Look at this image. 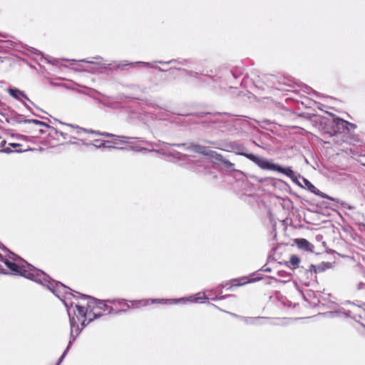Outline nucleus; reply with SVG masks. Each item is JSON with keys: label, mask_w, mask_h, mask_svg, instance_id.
I'll list each match as a JSON object with an SVG mask.
<instances>
[{"label": "nucleus", "mask_w": 365, "mask_h": 365, "mask_svg": "<svg viewBox=\"0 0 365 365\" xmlns=\"http://www.w3.org/2000/svg\"><path fill=\"white\" fill-rule=\"evenodd\" d=\"M76 293L77 294V297H81L82 298L88 299V307L92 308L93 311L94 309H99L103 311H108V314H111L113 311V309L112 307H108L106 304V302H108L107 300H98L93 297L82 294L79 292Z\"/></svg>", "instance_id": "nucleus-3"}, {"label": "nucleus", "mask_w": 365, "mask_h": 365, "mask_svg": "<svg viewBox=\"0 0 365 365\" xmlns=\"http://www.w3.org/2000/svg\"><path fill=\"white\" fill-rule=\"evenodd\" d=\"M209 299V296L205 293H199L196 295L191 296L190 297H182L180 299H155L150 301L151 304L159 303V304H178L180 302H200L203 299Z\"/></svg>", "instance_id": "nucleus-2"}, {"label": "nucleus", "mask_w": 365, "mask_h": 365, "mask_svg": "<svg viewBox=\"0 0 365 365\" xmlns=\"http://www.w3.org/2000/svg\"><path fill=\"white\" fill-rule=\"evenodd\" d=\"M124 301V299H108L107 302H109V303H111V304H114L115 302H123Z\"/></svg>", "instance_id": "nucleus-24"}, {"label": "nucleus", "mask_w": 365, "mask_h": 365, "mask_svg": "<svg viewBox=\"0 0 365 365\" xmlns=\"http://www.w3.org/2000/svg\"><path fill=\"white\" fill-rule=\"evenodd\" d=\"M96 135H97L107 137V138H110V137L115 136V135H113L112 133H106V132L101 133L100 131H98V133H96Z\"/></svg>", "instance_id": "nucleus-20"}, {"label": "nucleus", "mask_w": 365, "mask_h": 365, "mask_svg": "<svg viewBox=\"0 0 365 365\" xmlns=\"http://www.w3.org/2000/svg\"><path fill=\"white\" fill-rule=\"evenodd\" d=\"M8 93L11 96H12L14 98L21 101V98H24L26 99L27 101H29V98L27 97V96L24 93V92L20 91L19 89L16 88H11L8 89Z\"/></svg>", "instance_id": "nucleus-12"}, {"label": "nucleus", "mask_w": 365, "mask_h": 365, "mask_svg": "<svg viewBox=\"0 0 365 365\" xmlns=\"http://www.w3.org/2000/svg\"><path fill=\"white\" fill-rule=\"evenodd\" d=\"M243 280L242 279H235L233 280V282H237V284H234L232 285H230V287L228 288V289H231L233 287H239V286H242V285H244L245 284H247L248 282H241V281Z\"/></svg>", "instance_id": "nucleus-17"}, {"label": "nucleus", "mask_w": 365, "mask_h": 365, "mask_svg": "<svg viewBox=\"0 0 365 365\" xmlns=\"http://www.w3.org/2000/svg\"><path fill=\"white\" fill-rule=\"evenodd\" d=\"M300 261V258L297 255H292L289 259V263L293 266L294 269L299 266Z\"/></svg>", "instance_id": "nucleus-16"}, {"label": "nucleus", "mask_w": 365, "mask_h": 365, "mask_svg": "<svg viewBox=\"0 0 365 365\" xmlns=\"http://www.w3.org/2000/svg\"><path fill=\"white\" fill-rule=\"evenodd\" d=\"M238 155L247 158L255 163L262 170L277 171L278 173H282L289 177L296 185L300 187H303V185L298 180V178H302V177H301L300 175L297 176L290 167L283 168L280 165L273 163L271 160H268L252 153L239 152Z\"/></svg>", "instance_id": "nucleus-1"}, {"label": "nucleus", "mask_w": 365, "mask_h": 365, "mask_svg": "<svg viewBox=\"0 0 365 365\" xmlns=\"http://www.w3.org/2000/svg\"><path fill=\"white\" fill-rule=\"evenodd\" d=\"M95 143H100V145L93 144L94 146L97 148H101L105 146L106 141L98 139L95 140Z\"/></svg>", "instance_id": "nucleus-22"}, {"label": "nucleus", "mask_w": 365, "mask_h": 365, "mask_svg": "<svg viewBox=\"0 0 365 365\" xmlns=\"http://www.w3.org/2000/svg\"><path fill=\"white\" fill-rule=\"evenodd\" d=\"M172 145L178 147V148H180V147L186 146L187 144H185V143H174V144H172Z\"/></svg>", "instance_id": "nucleus-27"}, {"label": "nucleus", "mask_w": 365, "mask_h": 365, "mask_svg": "<svg viewBox=\"0 0 365 365\" xmlns=\"http://www.w3.org/2000/svg\"><path fill=\"white\" fill-rule=\"evenodd\" d=\"M295 245L298 247V248L309 251L313 252L314 245H312L308 240L304 238H297L294 240Z\"/></svg>", "instance_id": "nucleus-10"}, {"label": "nucleus", "mask_w": 365, "mask_h": 365, "mask_svg": "<svg viewBox=\"0 0 365 365\" xmlns=\"http://www.w3.org/2000/svg\"><path fill=\"white\" fill-rule=\"evenodd\" d=\"M302 181L304 184L302 187L307 189L309 192L315 194L316 195H318L322 198L328 199L331 201H336V199L329 196L328 195L322 192L319 189H317L311 182H309L307 178L302 177Z\"/></svg>", "instance_id": "nucleus-6"}, {"label": "nucleus", "mask_w": 365, "mask_h": 365, "mask_svg": "<svg viewBox=\"0 0 365 365\" xmlns=\"http://www.w3.org/2000/svg\"><path fill=\"white\" fill-rule=\"evenodd\" d=\"M207 156L210 157L211 159L222 163L223 165L227 168H231L234 166V164L232 163H231L228 160L225 159L221 154L210 149Z\"/></svg>", "instance_id": "nucleus-9"}, {"label": "nucleus", "mask_w": 365, "mask_h": 365, "mask_svg": "<svg viewBox=\"0 0 365 365\" xmlns=\"http://www.w3.org/2000/svg\"><path fill=\"white\" fill-rule=\"evenodd\" d=\"M333 126L335 128V131L339 133H349L354 130L356 125L353 123H349L348 121L336 117L333 118Z\"/></svg>", "instance_id": "nucleus-4"}, {"label": "nucleus", "mask_w": 365, "mask_h": 365, "mask_svg": "<svg viewBox=\"0 0 365 365\" xmlns=\"http://www.w3.org/2000/svg\"><path fill=\"white\" fill-rule=\"evenodd\" d=\"M65 305L67 307V312L69 316L71 325L70 339H73V337L76 339L77 336L81 333V329H79L78 322L75 320V318L71 316V308L68 307L66 302H65Z\"/></svg>", "instance_id": "nucleus-8"}, {"label": "nucleus", "mask_w": 365, "mask_h": 365, "mask_svg": "<svg viewBox=\"0 0 365 365\" xmlns=\"http://www.w3.org/2000/svg\"><path fill=\"white\" fill-rule=\"evenodd\" d=\"M93 58L96 60H102V58L101 56H96Z\"/></svg>", "instance_id": "nucleus-31"}, {"label": "nucleus", "mask_w": 365, "mask_h": 365, "mask_svg": "<svg viewBox=\"0 0 365 365\" xmlns=\"http://www.w3.org/2000/svg\"><path fill=\"white\" fill-rule=\"evenodd\" d=\"M226 297H227V295H225V296H222V297H221L220 298V299H225Z\"/></svg>", "instance_id": "nucleus-36"}, {"label": "nucleus", "mask_w": 365, "mask_h": 365, "mask_svg": "<svg viewBox=\"0 0 365 365\" xmlns=\"http://www.w3.org/2000/svg\"><path fill=\"white\" fill-rule=\"evenodd\" d=\"M318 269H319V267L317 268L315 265L311 264V266H310V270L311 271L313 270L314 272H317Z\"/></svg>", "instance_id": "nucleus-26"}, {"label": "nucleus", "mask_w": 365, "mask_h": 365, "mask_svg": "<svg viewBox=\"0 0 365 365\" xmlns=\"http://www.w3.org/2000/svg\"><path fill=\"white\" fill-rule=\"evenodd\" d=\"M56 133L61 136H62L64 139L67 138L68 137V134L67 133H65L63 132H61V131H56Z\"/></svg>", "instance_id": "nucleus-23"}, {"label": "nucleus", "mask_w": 365, "mask_h": 365, "mask_svg": "<svg viewBox=\"0 0 365 365\" xmlns=\"http://www.w3.org/2000/svg\"><path fill=\"white\" fill-rule=\"evenodd\" d=\"M74 341H75V337H73V339L69 340L68 344L66 350L63 351V354L61 355V356L59 358L57 365L60 364L63 361V359L65 358L66 355L67 354L68 351L69 350L70 347L71 346V345Z\"/></svg>", "instance_id": "nucleus-15"}, {"label": "nucleus", "mask_w": 365, "mask_h": 365, "mask_svg": "<svg viewBox=\"0 0 365 365\" xmlns=\"http://www.w3.org/2000/svg\"><path fill=\"white\" fill-rule=\"evenodd\" d=\"M186 150L193 151L195 153H200L207 156L210 150V148L201 145L190 144L186 147Z\"/></svg>", "instance_id": "nucleus-11"}, {"label": "nucleus", "mask_w": 365, "mask_h": 365, "mask_svg": "<svg viewBox=\"0 0 365 365\" xmlns=\"http://www.w3.org/2000/svg\"><path fill=\"white\" fill-rule=\"evenodd\" d=\"M2 151H4L5 153H9L11 150L9 148H5Z\"/></svg>", "instance_id": "nucleus-30"}, {"label": "nucleus", "mask_w": 365, "mask_h": 365, "mask_svg": "<svg viewBox=\"0 0 365 365\" xmlns=\"http://www.w3.org/2000/svg\"><path fill=\"white\" fill-rule=\"evenodd\" d=\"M331 317H334L335 316H336L338 314V312H331L329 313H328Z\"/></svg>", "instance_id": "nucleus-28"}, {"label": "nucleus", "mask_w": 365, "mask_h": 365, "mask_svg": "<svg viewBox=\"0 0 365 365\" xmlns=\"http://www.w3.org/2000/svg\"><path fill=\"white\" fill-rule=\"evenodd\" d=\"M81 61L82 62H86V63H93L94 62L92 61H88V60H86V59H83V60H81Z\"/></svg>", "instance_id": "nucleus-29"}, {"label": "nucleus", "mask_w": 365, "mask_h": 365, "mask_svg": "<svg viewBox=\"0 0 365 365\" xmlns=\"http://www.w3.org/2000/svg\"><path fill=\"white\" fill-rule=\"evenodd\" d=\"M174 62H175V60H171L169 61H158V63H159L160 64H170V63H172Z\"/></svg>", "instance_id": "nucleus-25"}, {"label": "nucleus", "mask_w": 365, "mask_h": 365, "mask_svg": "<svg viewBox=\"0 0 365 365\" xmlns=\"http://www.w3.org/2000/svg\"><path fill=\"white\" fill-rule=\"evenodd\" d=\"M133 64H141L146 67H152V68H155L160 71H163V70L161 68L158 67V66H151V64L148 62L138 61V62L134 63Z\"/></svg>", "instance_id": "nucleus-18"}, {"label": "nucleus", "mask_w": 365, "mask_h": 365, "mask_svg": "<svg viewBox=\"0 0 365 365\" xmlns=\"http://www.w3.org/2000/svg\"><path fill=\"white\" fill-rule=\"evenodd\" d=\"M118 138H123V139H128L129 138L128 137H125V136H117Z\"/></svg>", "instance_id": "nucleus-33"}, {"label": "nucleus", "mask_w": 365, "mask_h": 365, "mask_svg": "<svg viewBox=\"0 0 365 365\" xmlns=\"http://www.w3.org/2000/svg\"><path fill=\"white\" fill-rule=\"evenodd\" d=\"M25 123H34L35 125H46V123L36 119L26 120Z\"/></svg>", "instance_id": "nucleus-19"}, {"label": "nucleus", "mask_w": 365, "mask_h": 365, "mask_svg": "<svg viewBox=\"0 0 365 365\" xmlns=\"http://www.w3.org/2000/svg\"><path fill=\"white\" fill-rule=\"evenodd\" d=\"M230 315L240 319L242 322H243L246 324H254V325H262L264 324V321L267 319L266 317H242L239 316L235 313L226 312Z\"/></svg>", "instance_id": "nucleus-5"}, {"label": "nucleus", "mask_w": 365, "mask_h": 365, "mask_svg": "<svg viewBox=\"0 0 365 365\" xmlns=\"http://www.w3.org/2000/svg\"><path fill=\"white\" fill-rule=\"evenodd\" d=\"M122 143H128V141L125 140H120Z\"/></svg>", "instance_id": "nucleus-34"}, {"label": "nucleus", "mask_w": 365, "mask_h": 365, "mask_svg": "<svg viewBox=\"0 0 365 365\" xmlns=\"http://www.w3.org/2000/svg\"><path fill=\"white\" fill-rule=\"evenodd\" d=\"M207 143H210V144H211V145H215V143H214V142H210V141H207Z\"/></svg>", "instance_id": "nucleus-35"}, {"label": "nucleus", "mask_w": 365, "mask_h": 365, "mask_svg": "<svg viewBox=\"0 0 365 365\" xmlns=\"http://www.w3.org/2000/svg\"><path fill=\"white\" fill-rule=\"evenodd\" d=\"M133 302L140 306H145L149 304V300L133 301Z\"/></svg>", "instance_id": "nucleus-21"}, {"label": "nucleus", "mask_w": 365, "mask_h": 365, "mask_svg": "<svg viewBox=\"0 0 365 365\" xmlns=\"http://www.w3.org/2000/svg\"><path fill=\"white\" fill-rule=\"evenodd\" d=\"M75 307L76 309L73 310V312L78 320H81V318H88V316L92 315L94 312L92 308L88 307V302L87 303V307L78 303L75 304Z\"/></svg>", "instance_id": "nucleus-7"}, {"label": "nucleus", "mask_w": 365, "mask_h": 365, "mask_svg": "<svg viewBox=\"0 0 365 365\" xmlns=\"http://www.w3.org/2000/svg\"><path fill=\"white\" fill-rule=\"evenodd\" d=\"M65 125L68 126V127H71L73 128H76V133L77 135H81V133L82 132L86 133L96 134V133H98V131H97V130H88V129L83 128H81V127H79L78 125L75 126V125H73L71 124H65Z\"/></svg>", "instance_id": "nucleus-14"}, {"label": "nucleus", "mask_w": 365, "mask_h": 365, "mask_svg": "<svg viewBox=\"0 0 365 365\" xmlns=\"http://www.w3.org/2000/svg\"><path fill=\"white\" fill-rule=\"evenodd\" d=\"M103 316L101 312H93L92 315L88 316V318H82L81 326L82 329L84 328L88 324L93 321L95 319H98Z\"/></svg>", "instance_id": "nucleus-13"}, {"label": "nucleus", "mask_w": 365, "mask_h": 365, "mask_svg": "<svg viewBox=\"0 0 365 365\" xmlns=\"http://www.w3.org/2000/svg\"><path fill=\"white\" fill-rule=\"evenodd\" d=\"M227 284H228V283H226V284H222L219 287L223 288V287H225Z\"/></svg>", "instance_id": "nucleus-32"}]
</instances>
